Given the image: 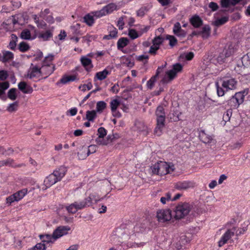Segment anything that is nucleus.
Wrapping results in <instances>:
<instances>
[{"mask_svg":"<svg viewBox=\"0 0 250 250\" xmlns=\"http://www.w3.org/2000/svg\"><path fill=\"white\" fill-rule=\"evenodd\" d=\"M108 29L109 30V34L104 36L103 39L105 40H110L116 38L118 33L117 29L112 25L108 26Z\"/></svg>","mask_w":250,"mask_h":250,"instance_id":"nucleus-23","label":"nucleus"},{"mask_svg":"<svg viewBox=\"0 0 250 250\" xmlns=\"http://www.w3.org/2000/svg\"><path fill=\"white\" fill-rule=\"evenodd\" d=\"M174 170V165L170 163L160 161L152 165L149 168L153 175H164L170 173Z\"/></svg>","mask_w":250,"mask_h":250,"instance_id":"nucleus-2","label":"nucleus"},{"mask_svg":"<svg viewBox=\"0 0 250 250\" xmlns=\"http://www.w3.org/2000/svg\"><path fill=\"white\" fill-rule=\"evenodd\" d=\"M87 151L86 146H83L81 147L78 152V157L79 159L80 160L85 159L89 156V153Z\"/></svg>","mask_w":250,"mask_h":250,"instance_id":"nucleus-27","label":"nucleus"},{"mask_svg":"<svg viewBox=\"0 0 250 250\" xmlns=\"http://www.w3.org/2000/svg\"><path fill=\"white\" fill-rule=\"evenodd\" d=\"M229 18L227 17H223L218 19L213 22L214 25L219 26L225 24L228 21Z\"/></svg>","mask_w":250,"mask_h":250,"instance_id":"nucleus-46","label":"nucleus"},{"mask_svg":"<svg viewBox=\"0 0 250 250\" xmlns=\"http://www.w3.org/2000/svg\"><path fill=\"white\" fill-rule=\"evenodd\" d=\"M149 8L147 6H143L137 11V15L139 17H143L148 11Z\"/></svg>","mask_w":250,"mask_h":250,"instance_id":"nucleus-47","label":"nucleus"},{"mask_svg":"<svg viewBox=\"0 0 250 250\" xmlns=\"http://www.w3.org/2000/svg\"><path fill=\"white\" fill-rule=\"evenodd\" d=\"M83 21L88 26H92L94 23V16L93 14H88L83 17Z\"/></svg>","mask_w":250,"mask_h":250,"instance_id":"nucleus-33","label":"nucleus"},{"mask_svg":"<svg viewBox=\"0 0 250 250\" xmlns=\"http://www.w3.org/2000/svg\"><path fill=\"white\" fill-rule=\"evenodd\" d=\"M18 88L24 94H30L33 91V88L24 82L19 83L18 84Z\"/></svg>","mask_w":250,"mask_h":250,"instance_id":"nucleus-21","label":"nucleus"},{"mask_svg":"<svg viewBox=\"0 0 250 250\" xmlns=\"http://www.w3.org/2000/svg\"><path fill=\"white\" fill-rule=\"evenodd\" d=\"M2 56L0 55V61L3 63L10 62L14 59V54L8 50H3L1 51Z\"/></svg>","mask_w":250,"mask_h":250,"instance_id":"nucleus-16","label":"nucleus"},{"mask_svg":"<svg viewBox=\"0 0 250 250\" xmlns=\"http://www.w3.org/2000/svg\"><path fill=\"white\" fill-rule=\"evenodd\" d=\"M235 232V227L228 229L219 241L218 246L221 247L226 244L234 235Z\"/></svg>","mask_w":250,"mask_h":250,"instance_id":"nucleus-10","label":"nucleus"},{"mask_svg":"<svg viewBox=\"0 0 250 250\" xmlns=\"http://www.w3.org/2000/svg\"><path fill=\"white\" fill-rule=\"evenodd\" d=\"M8 77V74L5 70H0V81H5Z\"/></svg>","mask_w":250,"mask_h":250,"instance_id":"nucleus-62","label":"nucleus"},{"mask_svg":"<svg viewBox=\"0 0 250 250\" xmlns=\"http://www.w3.org/2000/svg\"><path fill=\"white\" fill-rule=\"evenodd\" d=\"M124 24L125 23L124 21V17H121L117 21V26L118 27L120 30H122L124 28Z\"/></svg>","mask_w":250,"mask_h":250,"instance_id":"nucleus-64","label":"nucleus"},{"mask_svg":"<svg viewBox=\"0 0 250 250\" xmlns=\"http://www.w3.org/2000/svg\"><path fill=\"white\" fill-rule=\"evenodd\" d=\"M87 208L83 200L77 201L65 207L67 211L71 214H74L79 210Z\"/></svg>","mask_w":250,"mask_h":250,"instance_id":"nucleus-9","label":"nucleus"},{"mask_svg":"<svg viewBox=\"0 0 250 250\" xmlns=\"http://www.w3.org/2000/svg\"><path fill=\"white\" fill-rule=\"evenodd\" d=\"M87 56H91V53L87 54V56H82L80 61L83 66L87 71H90L93 68V65L92 63L91 59L87 58Z\"/></svg>","mask_w":250,"mask_h":250,"instance_id":"nucleus-18","label":"nucleus"},{"mask_svg":"<svg viewBox=\"0 0 250 250\" xmlns=\"http://www.w3.org/2000/svg\"><path fill=\"white\" fill-rule=\"evenodd\" d=\"M9 87V83L5 81L0 82V97L5 93V91Z\"/></svg>","mask_w":250,"mask_h":250,"instance_id":"nucleus-43","label":"nucleus"},{"mask_svg":"<svg viewBox=\"0 0 250 250\" xmlns=\"http://www.w3.org/2000/svg\"><path fill=\"white\" fill-rule=\"evenodd\" d=\"M167 39L169 40V44L172 47L174 46L177 42V40L173 36L167 35Z\"/></svg>","mask_w":250,"mask_h":250,"instance_id":"nucleus-59","label":"nucleus"},{"mask_svg":"<svg viewBox=\"0 0 250 250\" xmlns=\"http://www.w3.org/2000/svg\"><path fill=\"white\" fill-rule=\"evenodd\" d=\"M18 107V103L17 102L10 104L7 107L6 110L9 112H12L16 111Z\"/></svg>","mask_w":250,"mask_h":250,"instance_id":"nucleus-57","label":"nucleus"},{"mask_svg":"<svg viewBox=\"0 0 250 250\" xmlns=\"http://www.w3.org/2000/svg\"><path fill=\"white\" fill-rule=\"evenodd\" d=\"M107 104L103 101H99L96 104V111L99 113H102L103 111L106 108Z\"/></svg>","mask_w":250,"mask_h":250,"instance_id":"nucleus-32","label":"nucleus"},{"mask_svg":"<svg viewBox=\"0 0 250 250\" xmlns=\"http://www.w3.org/2000/svg\"><path fill=\"white\" fill-rule=\"evenodd\" d=\"M21 37L22 39L32 40L36 38V36H31L30 31L27 29L23 30L21 33Z\"/></svg>","mask_w":250,"mask_h":250,"instance_id":"nucleus-31","label":"nucleus"},{"mask_svg":"<svg viewBox=\"0 0 250 250\" xmlns=\"http://www.w3.org/2000/svg\"><path fill=\"white\" fill-rule=\"evenodd\" d=\"M14 202H17L14 194L11 195L6 199V203L7 205H10Z\"/></svg>","mask_w":250,"mask_h":250,"instance_id":"nucleus-60","label":"nucleus"},{"mask_svg":"<svg viewBox=\"0 0 250 250\" xmlns=\"http://www.w3.org/2000/svg\"><path fill=\"white\" fill-rule=\"evenodd\" d=\"M199 137L200 140L205 144L210 143L212 140V136L206 133L204 130L200 131Z\"/></svg>","mask_w":250,"mask_h":250,"instance_id":"nucleus-25","label":"nucleus"},{"mask_svg":"<svg viewBox=\"0 0 250 250\" xmlns=\"http://www.w3.org/2000/svg\"><path fill=\"white\" fill-rule=\"evenodd\" d=\"M183 69V65L177 63L173 65L172 68L166 72L165 77L162 81L164 83H167L174 79L177 74L181 72Z\"/></svg>","mask_w":250,"mask_h":250,"instance_id":"nucleus-7","label":"nucleus"},{"mask_svg":"<svg viewBox=\"0 0 250 250\" xmlns=\"http://www.w3.org/2000/svg\"><path fill=\"white\" fill-rule=\"evenodd\" d=\"M29 49V45L25 42H21L19 45V49L22 52H25Z\"/></svg>","mask_w":250,"mask_h":250,"instance_id":"nucleus-55","label":"nucleus"},{"mask_svg":"<svg viewBox=\"0 0 250 250\" xmlns=\"http://www.w3.org/2000/svg\"><path fill=\"white\" fill-rule=\"evenodd\" d=\"M40 237L42 240V242L44 243L45 242L46 243H53V239H54L53 235H51L49 234L40 235Z\"/></svg>","mask_w":250,"mask_h":250,"instance_id":"nucleus-39","label":"nucleus"},{"mask_svg":"<svg viewBox=\"0 0 250 250\" xmlns=\"http://www.w3.org/2000/svg\"><path fill=\"white\" fill-rule=\"evenodd\" d=\"M248 94V91L245 89L243 91L237 92L228 101V104L231 108L235 109L242 104L244 98Z\"/></svg>","mask_w":250,"mask_h":250,"instance_id":"nucleus-4","label":"nucleus"},{"mask_svg":"<svg viewBox=\"0 0 250 250\" xmlns=\"http://www.w3.org/2000/svg\"><path fill=\"white\" fill-rule=\"evenodd\" d=\"M156 216L159 222H165L169 221L172 215L169 209H161L157 211Z\"/></svg>","mask_w":250,"mask_h":250,"instance_id":"nucleus-11","label":"nucleus"},{"mask_svg":"<svg viewBox=\"0 0 250 250\" xmlns=\"http://www.w3.org/2000/svg\"><path fill=\"white\" fill-rule=\"evenodd\" d=\"M106 135V130L104 128L101 127L98 129V135L99 137H104Z\"/></svg>","mask_w":250,"mask_h":250,"instance_id":"nucleus-63","label":"nucleus"},{"mask_svg":"<svg viewBox=\"0 0 250 250\" xmlns=\"http://www.w3.org/2000/svg\"><path fill=\"white\" fill-rule=\"evenodd\" d=\"M190 23L194 27H198L202 24V21L197 15L192 16L190 19Z\"/></svg>","mask_w":250,"mask_h":250,"instance_id":"nucleus-30","label":"nucleus"},{"mask_svg":"<svg viewBox=\"0 0 250 250\" xmlns=\"http://www.w3.org/2000/svg\"><path fill=\"white\" fill-rule=\"evenodd\" d=\"M128 35L132 40L136 39L141 36L139 32H137L134 29H130L128 30Z\"/></svg>","mask_w":250,"mask_h":250,"instance_id":"nucleus-48","label":"nucleus"},{"mask_svg":"<svg viewBox=\"0 0 250 250\" xmlns=\"http://www.w3.org/2000/svg\"><path fill=\"white\" fill-rule=\"evenodd\" d=\"M17 42L18 37H17V36L13 34H11V40L8 45L9 48L11 50H15Z\"/></svg>","mask_w":250,"mask_h":250,"instance_id":"nucleus-35","label":"nucleus"},{"mask_svg":"<svg viewBox=\"0 0 250 250\" xmlns=\"http://www.w3.org/2000/svg\"><path fill=\"white\" fill-rule=\"evenodd\" d=\"M164 39L161 36L155 37L152 40V43L160 48L161 44L163 42Z\"/></svg>","mask_w":250,"mask_h":250,"instance_id":"nucleus-50","label":"nucleus"},{"mask_svg":"<svg viewBox=\"0 0 250 250\" xmlns=\"http://www.w3.org/2000/svg\"><path fill=\"white\" fill-rule=\"evenodd\" d=\"M194 183L190 181H179L174 184V188L177 190H186L188 188H193Z\"/></svg>","mask_w":250,"mask_h":250,"instance_id":"nucleus-14","label":"nucleus"},{"mask_svg":"<svg viewBox=\"0 0 250 250\" xmlns=\"http://www.w3.org/2000/svg\"><path fill=\"white\" fill-rule=\"evenodd\" d=\"M58 181H59L57 180L56 176L53 173H51L44 179V186L45 188L43 187L42 189H46L47 188L50 187Z\"/></svg>","mask_w":250,"mask_h":250,"instance_id":"nucleus-17","label":"nucleus"},{"mask_svg":"<svg viewBox=\"0 0 250 250\" xmlns=\"http://www.w3.org/2000/svg\"><path fill=\"white\" fill-rule=\"evenodd\" d=\"M173 32L175 35L180 37H184L186 35V32L181 28V24L179 22L174 24Z\"/></svg>","mask_w":250,"mask_h":250,"instance_id":"nucleus-22","label":"nucleus"},{"mask_svg":"<svg viewBox=\"0 0 250 250\" xmlns=\"http://www.w3.org/2000/svg\"><path fill=\"white\" fill-rule=\"evenodd\" d=\"M202 36L203 38L206 39L208 38L210 33V28L208 25H205L201 31Z\"/></svg>","mask_w":250,"mask_h":250,"instance_id":"nucleus-44","label":"nucleus"},{"mask_svg":"<svg viewBox=\"0 0 250 250\" xmlns=\"http://www.w3.org/2000/svg\"><path fill=\"white\" fill-rule=\"evenodd\" d=\"M96 117L97 114L95 110H88L86 111V118L88 121H93Z\"/></svg>","mask_w":250,"mask_h":250,"instance_id":"nucleus-40","label":"nucleus"},{"mask_svg":"<svg viewBox=\"0 0 250 250\" xmlns=\"http://www.w3.org/2000/svg\"><path fill=\"white\" fill-rule=\"evenodd\" d=\"M170 201H171V195L169 192L167 193L165 196L162 197L160 199V201L163 204H166Z\"/></svg>","mask_w":250,"mask_h":250,"instance_id":"nucleus-52","label":"nucleus"},{"mask_svg":"<svg viewBox=\"0 0 250 250\" xmlns=\"http://www.w3.org/2000/svg\"><path fill=\"white\" fill-rule=\"evenodd\" d=\"M46 247L43 242L37 243L33 248V250H45Z\"/></svg>","mask_w":250,"mask_h":250,"instance_id":"nucleus-58","label":"nucleus"},{"mask_svg":"<svg viewBox=\"0 0 250 250\" xmlns=\"http://www.w3.org/2000/svg\"><path fill=\"white\" fill-rule=\"evenodd\" d=\"M106 15L112 13L113 11L118 10L120 7L114 3H110L103 7Z\"/></svg>","mask_w":250,"mask_h":250,"instance_id":"nucleus-24","label":"nucleus"},{"mask_svg":"<svg viewBox=\"0 0 250 250\" xmlns=\"http://www.w3.org/2000/svg\"><path fill=\"white\" fill-rule=\"evenodd\" d=\"M5 166H11L12 167H21V165H17L15 164L14 161L10 158L3 160Z\"/></svg>","mask_w":250,"mask_h":250,"instance_id":"nucleus-56","label":"nucleus"},{"mask_svg":"<svg viewBox=\"0 0 250 250\" xmlns=\"http://www.w3.org/2000/svg\"><path fill=\"white\" fill-rule=\"evenodd\" d=\"M104 137H98L96 139V142L99 145H105L107 144V141L105 140Z\"/></svg>","mask_w":250,"mask_h":250,"instance_id":"nucleus-61","label":"nucleus"},{"mask_svg":"<svg viewBox=\"0 0 250 250\" xmlns=\"http://www.w3.org/2000/svg\"><path fill=\"white\" fill-rule=\"evenodd\" d=\"M215 85L217 89V95L218 96H223L225 94V92L228 91V90L225 89V88L222 87V85L220 86L218 83H216Z\"/></svg>","mask_w":250,"mask_h":250,"instance_id":"nucleus-51","label":"nucleus"},{"mask_svg":"<svg viewBox=\"0 0 250 250\" xmlns=\"http://www.w3.org/2000/svg\"><path fill=\"white\" fill-rule=\"evenodd\" d=\"M41 70V69L40 66L37 64L34 65L33 64H32L28 71L27 78L34 81L39 80L41 76H42Z\"/></svg>","mask_w":250,"mask_h":250,"instance_id":"nucleus-8","label":"nucleus"},{"mask_svg":"<svg viewBox=\"0 0 250 250\" xmlns=\"http://www.w3.org/2000/svg\"><path fill=\"white\" fill-rule=\"evenodd\" d=\"M54 58V56L53 55H48L47 56L45 57L43 62H42V65H54L52 63Z\"/></svg>","mask_w":250,"mask_h":250,"instance_id":"nucleus-45","label":"nucleus"},{"mask_svg":"<svg viewBox=\"0 0 250 250\" xmlns=\"http://www.w3.org/2000/svg\"><path fill=\"white\" fill-rule=\"evenodd\" d=\"M77 80H78V79L77 78V76L75 75H65L60 79V82L62 84H65L70 82H74Z\"/></svg>","mask_w":250,"mask_h":250,"instance_id":"nucleus-26","label":"nucleus"},{"mask_svg":"<svg viewBox=\"0 0 250 250\" xmlns=\"http://www.w3.org/2000/svg\"><path fill=\"white\" fill-rule=\"evenodd\" d=\"M67 170V168L65 167L61 166L54 170L52 173L56 176L57 180L60 181L64 176Z\"/></svg>","mask_w":250,"mask_h":250,"instance_id":"nucleus-20","label":"nucleus"},{"mask_svg":"<svg viewBox=\"0 0 250 250\" xmlns=\"http://www.w3.org/2000/svg\"><path fill=\"white\" fill-rule=\"evenodd\" d=\"M129 42V40L126 38H120L117 42V47L121 50L126 46Z\"/></svg>","mask_w":250,"mask_h":250,"instance_id":"nucleus-36","label":"nucleus"},{"mask_svg":"<svg viewBox=\"0 0 250 250\" xmlns=\"http://www.w3.org/2000/svg\"><path fill=\"white\" fill-rule=\"evenodd\" d=\"M120 104V101L118 99L112 100L110 102L111 110L117 109Z\"/></svg>","mask_w":250,"mask_h":250,"instance_id":"nucleus-49","label":"nucleus"},{"mask_svg":"<svg viewBox=\"0 0 250 250\" xmlns=\"http://www.w3.org/2000/svg\"><path fill=\"white\" fill-rule=\"evenodd\" d=\"M192 207V205L188 203H180L174 210V217L177 219L183 218L189 213Z\"/></svg>","mask_w":250,"mask_h":250,"instance_id":"nucleus-5","label":"nucleus"},{"mask_svg":"<svg viewBox=\"0 0 250 250\" xmlns=\"http://www.w3.org/2000/svg\"><path fill=\"white\" fill-rule=\"evenodd\" d=\"M241 61L243 65L245 67L250 65V52L242 57Z\"/></svg>","mask_w":250,"mask_h":250,"instance_id":"nucleus-41","label":"nucleus"},{"mask_svg":"<svg viewBox=\"0 0 250 250\" xmlns=\"http://www.w3.org/2000/svg\"><path fill=\"white\" fill-rule=\"evenodd\" d=\"M93 87L92 84L91 82H88L87 83L82 84L79 86V88L83 91L86 90H89L92 89Z\"/></svg>","mask_w":250,"mask_h":250,"instance_id":"nucleus-53","label":"nucleus"},{"mask_svg":"<svg viewBox=\"0 0 250 250\" xmlns=\"http://www.w3.org/2000/svg\"><path fill=\"white\" fill-rule=\"evenodd\" d=\"M91 14L96 18H100L106 15L103 7L100 10L94 11Z\"/></svg>","mask_w":250,"mask_h":250,"instance_id":"nucleus-54","label":"nucleus"},{"mask_svg":"<svg viewBox=\"0 0 250 250\" xmlns=\"http://www.w3.org/2000/svg\"><path fill=\"white\" fill-rule=\"evenodd\" d=\"M235 52V49L232 44L226 45L217 56L216 60L217 62L220 64L224 63L226 59L233 55Z\"/></svg>","mask_w":250,"mask_h":250,"instance_id":"nucleus-6","label":"nucleus"},{"mask_svg":"<svg viewBox=\"0 0 250 250\" xmlns=\"http://www.w3.org/2000/svg\"><path fill=\"white\" fill-rule=\"evenodd\" d=\"M70 230V227L69 226H60L58 227L53 233V236L54 240H56L63 235H66Z\"/></svg>","mask_w":250,"mask_h":250,"instance_id":"nucleus-12","label":"nucleus"},{"mask_svg":"<svg viewBox=\"0 0 250 250\" xmlns=\"http://www.w3.org/2000/svg\"><path fill=\"white\" fill-rule=\"evenodd\" d=\"M42 76L46 78L50 75L55 70V66L54 65H42L41 66Z\"/></svg>","mask_w":250,"mask_h":250,"instance_id":"nucleus-19","label":"nucleus"},{"mask_svg":"<svg viewBox=\"0 0 250 250\" xmlns=\"http://www.w3.org/2000/svg\"><path fill=\"white\" fill-rule=\"evenodd\" d=\"M110 71L108 70L107 69H104L102 71L96 73L94 79H97L100 81H102L105 79L107 76L109 75Z\"/></svg>","mask_w":250,"mask_h":250,"instance_id":"nucleus-29","label":"nucleus"},{"mask_svg":"<svg viewBox=\"0 0 250 250\" xmlns=\"http://www.w3.org/2000/svg\"><path fill=\"white\" fill-rule=\"evenodd\" d=\"M102 198L96 193L90 194L88 197L83 199L86 207L92 206L93 204H96L100 201Z\"/></svg>","mask_w":250,"mask_h":250,"instance_id":"nucleus-13","label":"nucleus"},{"mask_svg":"<svg viewBox=\"0 0 250 250\" xmlns=\"http://www.w3.org/2000/svg\"><path fill=\"white\" fill-rule=\"evenodd\" d=\"M27 193V189L26 188H23L14 193V194L16 197L17 201L18 202L22 199Z\"/></svg>","mask_w":250,"mask_h":250,"instance_id":"nucleus-34","label":"nucleus"},{"mask_svg":"<svg viewBox=\"0 0 250 250\" xmlns=\"http://www.w3.org/2000/svg\"><path fill=\"white\" fill-rule=\"evenodd\" d=\"M17 90L15 88H11L8 92L7 96L11 100H15L17 97Z\"/></svg>","mask_w":250,"mask_h":250,"instance_id":"nucleus-42","label":"nucleus"},{"mask_svg":"<svg viewBox=\"0 0 250 250\" xmlns=\"http://www.w3.org/2000/svg\"><path fill=\"white\" fill-rule=\"evenodd\" d=\"M135 129L139 131H145L146 130V126L143 122L137 121L135 123Z\"/></svg>","mask_w":250,"mask_h":250,"instance_id":"nucleus-37","label":"nucleus"},{"mask_svg":"<svg viewBox=\"0 0 250 250\" xmlns=\"http://www.w3.org/2000/svg\"><path fill=\"white\" fill-rule=\"evenodd\" d=\"M155 115L156 116V126L154 129V134L160 136L165 126L166 113L163 106L159 105L157 107Z\"/></svg>","mask_w":250,"mask_h":250,"instance_id":"nucleus-3","label":"nucleus"},{"mask_svg":"<svg viewBox=\"0 0 250 250\" xmlns=\"http://www.w3.org/2000/svg\"><path fill=\"white\" fill-rule=\"evenodd\" d=\"M146 227L143 224H138L136 226L129 225L124 228L123 237L127 239L123 242L121 245L124 250L143 248L145 242H139L141 239L142 233L145 231Z\"/></svg>","mask_w":250,"mask_h":250,"instance_id":"nucleus-1","label":"nucleus"},{"mask_svg":"<svg viewBox=\"0 0 250 250\" xmlns=\"http://www.w3.org/2000/svg\"><path fill=\"white\" fill-rule=\"evenodd\" d=\"M236 85L237 82L233 78L225 79L222 83V87L228 90L235 89Z\"/></svg>","mask_w":250,"mask_h":250,"instance_id":"nucleus-15","label":"nucleus"},{"mask_svg":"<svg viewBox=\"0 0 250 250\" xmlns=\"http://www.w3.org/2000/svg\"><path fill=\"white\" fill-rule=\"evenodd\" d=\"M158 73H159V69H158L157 70L156 75L155 76L152 77L147 81V83H146V86H147V88L151 89L153 87V86L154 85V83L156 81V78H157V76L158 75Z\"/></svg>","mask_w":250,"mask_h":250,"instance_id":"nucleus-38","label":"nucleus"},{"mask_svg":"<svg viewBox=\"0 0 250 250\" xmlns=\"http://www.w3.org/2000/svg\"><path fill=\"white\" fill-rule=\"evenodd\" d=\"M53 36L52 32L51 30H48L44 32L40 33L38 36V38L43 41H47L52 38Z\"/></svg>","mask_w":250,"mask_h":250,"instance_id":"nucleus-28","label":"nucleus"}]
</instances>
